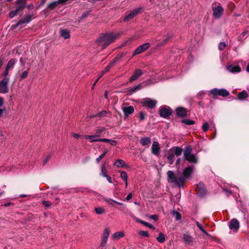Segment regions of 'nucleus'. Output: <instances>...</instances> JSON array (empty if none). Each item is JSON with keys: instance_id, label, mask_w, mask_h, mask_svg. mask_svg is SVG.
<instances>
[{"instance_id": "f257e3e1", "label": "nucleus", "mask_w": 249, "mask_h": 249, "mask_svg": "<svg viewBox=\"0 0 249 249\" xmlns=\"http://www.w3.org/2000/svg\"><path fill=\"white\" fill-rule=\"evenodd\" d=\"M193 169L191 167L185 168L182 173L175 174L172 171H168L167 173L168 180L169 182L174 183L179 187H182L184 181L192 174Z\"/></svg>"}, {"instance_id": "f03ea898", "label": "nucleus", "mask_w": 249, "mask_h": 249, "mask_svg": "<svg viewBox=\"0 0 249 249\" xmlns=\"http://www.w3.org/2000/svg\"><path fill=\"white\" fill-rule=\"evenodd\" d=\"M120 35V34L118 32L107 33L100 36L97 40V42L99 45L102 44V49H105L110 43H112L115 40L118 38Z\"/></svg>"}, {"instance_id": "7ed1b4c3", "label": "nucleus", "mask_w": 249, "mask_h": 249, "mask_svg": "<svg viewBox=\"0 0 249 249\" xmlns=\"http://www.w3.org/2000/svg\"><path fill=\"white\" fill-rule=\"evenodd\" d=\"M183 157L184 159L192 163H196L197 162V158L192 153V149L190 146L185 147Z\"/></svg>"}, {"instance_id": "20e7f679", "label": "nucleus", "mask_w": 249, "mask_h": 249, "mask_svg": "<svg viewBox=\"0 0 249 249\" xmlns=\"http://www.w3.org/2000/svg\"><path fill=\"white\" fill-rule=\"evenodd\" d=\"M142 11V8L137 7L132 10L128 11L126 12L125 17L123 20L124 22H127L133 19L138 14L140 13Z\"/></svg>"}, {"instance_id": "39448f33", "label": "nucleus", "mask_w": 249, "mask_h": 249, "mask_svg": "<svg viewBox=\"0 0 249 249\" xmlns=\"http://www.w3.org/2000/svg\"><path fill=\"white\" fill-rule=\"evenodd\" d=\"M141 104L143 107H145L149 108H154L157 105V101L149 98H143L142 100Z\"/></svg>"}, {"instance_id": "423d86ee", "label": "nucleus", "mask_w": 249, "mask_h": 249, "mask_svg": "<svg viewBox=\"0 0 249 249\" xmlns=\"http://www.w3.org/2000/svg\"><path fill=\"white\" fill-rule=\"evenodd\" d=\"M9 78H3L0 81V93L5 94L8 92V83Z\"/></svg>"}, {"instance_id": "0eeeda50", "label": "nucleus", "mask_w": 249, "mask_h": 249, "mask_svg": "<svg viewBox=\"0 0 249 249\" xmlns=\"http://www.w3.org/2000/svg\"><path fill=\"white\" fill-rule=\"evenodd\" d=\"M229 227L233 232H237L240 227V223L236 218H233L229 222Z\"/></svg>"}, {"instance_id": "6e6552de", "label": "nucleus", "mask_w": 249, "mask_h": 249, "mask_svg": "<svg viewBox=\"0 0 249 249\" xmlns=\"http://www.w3.org/2000/svg\"><path fill=\"white\" fill-rule=\"evenodd\" d=\"M160 115L163 118H167L172 114L170 108L167 106L161 107L159 110Z\"/></svg>"}, {"instance_id": "1a4fd4ad", "label": "nucleus", "mask_w": 249, "mask_h": 249, "mask_svg": "<svg viewBox=\"0 0 249 249\" xmlns=\"http://www.w3.org/2000/svg\"><path fill=\"white\" fill-rule=\"evenodd\" d=\"M213 17L216 19H219L222 16L224 9L220 5L213 8Z\"/></svg>"}, {"instance_id": "9d476101", "label": "nucleus", "mask_w": 249, "mask_h": 249, "mask_svg": "<svg viewBox=\"0 0 249 249\" xmlns=\"http://www.w3.org/2000/svg\"><path fill=\"white\" fill-rule=\"evenodd\" d=\"M121 108L124 112V118L126 119L128 116L134 111V108L133 106H122Z\"/></svg>"}, {"instance_id": "9b49d317", "label": "nucleus", "mask_w": 249, "mask_h": 249, "mask_svg": "<svg viewBox=\"0 0 249 249\" xmlns=\"http://www.w3.org/2000/svg\"><path fill=\"white\" fill-rule=\"evenodd\" d=\"M31 18L32 16L26 15L23 18L21 19L15 25L13 26V28L15 29L20 25H25L29 23L31 21ZM24 26H21V27Z\"/></svg>"}, {"instance_id": "f8f14e48", "label": "nucleus", "mask_w": 249, "mask_h": 249, "mask_svg": "<svg viewBox=\"0 0 249 249\" xmlns=\"http://www.w3.org/2000/svg\"><path fill=\"white\" fill-rule=\"evenodd\" d=\"M150 47V44L149 43H145L139 46L133 52V55H136L140 54L147 50Z\"/></svg>"}, {"instance_id": "ddd939ff", "label": "nucleus", "mask_w": 249, "mask_h": 249, "mask_svg": "<svg viewBox=\"0 0 249 249\" xmlns=\"http://www.w3.org/2000/svg\"><path fill=\"white\" fill-rule=\"evenodd\" d=\"M151 153L152 154L158 156L160 153V147L159 143L157 141H154L153 142L151 146Z\"/></svg>"}, {"instance_id": "4468645a", "label": "nucleus", "mask_w": 249, "mask_h": 249, "mask_svg": "<svg viewBox=\"0 0 249 249\" xmlns=\"http://www.w3.org/2000/svg\"><path fill=\"white\" fill-rule=\"evenodd\" d=\"M143 73V71L142 70L139 69H136L133 73L132 76L130 78L129 82H132L136 80L140 76L142 75Z\"/></svg>"}, {"instance_id": "2eb2a0df", "label": "nucleus", "mask_w": 249, "mask_h": 249, "mask_svg": "<svg viewBox=\"0 0 249 249\" xmlns=\"http://www.w3.org/2000/svg\"><path fill=\"white\" fill-rule=\"evenodd\" d=\"M197 194L200 197H203L206 195L207 191L206 189L204 187L202 183H199L197 185Z\"/></svg>"}, {"instance_id": "dca6fc26", "label": "nucleus", "mask_w": 249, "mask_h": 249, "mask_svg": "<svg viewBox=\"0 0 249 249\" xmlns=\"http://www.w3.org/2000/svg\"><path fill=\"white\" fill-rule=\"evenodd\" d=\"M183 149L178 146H174L169 149V151L172 152L174 155L179 156L182 154Z\"/></svg>"}, {"instance_id": "f3484780", "label": "nucleus", "mask_w": 249, "mask_h": 249, "mask_svg": "<svg viewBox=\"0 0 249 249\" xmlns=\"http://www.w3.org/2000/svg\"><path fill=\"white\" fill-rule=\"evenodd\" d=\"M107 142L112 145H115L117 144V142L116 141L106 138L92 140L91 141V142Z\"/></svg>"}, {"instance_id": "a211bd4d", "label": "nucleus", "mask_w": 249, "mask_h": 249, "mask_svg": "<svg viewBox=\"0 0 249 249\" xmlns=\"http://www.w3.org/2000/svg\"><path fill=\"white\" fill-rule=\"evenodd\" d=\"M227 70L230 72L234 73L239 72L241 71V68L238 65H231L227 67Z\"/></svg>"}, {"instance_id": "6ab92c4d", "label": "nucleus", "mask_w": 249, "mask_h": 249, "mask_svg": "<svg viewBox=\"0 0 249 249\" xmlns=\"http://www.w3.org/2000/svg\"><path fill=\"white\" fill-rule=\"evenodd\" d=\"M182 240L186 244L188 245L193 242L192 237L187 233H185L183 235Z\"/></svg>"}, {"instance_id": "aec40b11", "label": "nucleus", "mask_w": 249, "mask_h": 249, "mask_svg": "<svg viewBox=\"0 0 249 249\" xmlns=\"http://www.w3.org/2000/svg\"><path fill=\"white\" fill-rule=\"evenodd\" d=\"M176 111L178 116L183 117L186 115V110L182 107L177 108Z\"/></svg>"}, {"instance_id": "412c9836", "label": "nucleus", "mask_w": 249, "mask_h": 249, "mask_svg": "<svg viewBox=\"0 0 249 249\" xmlns=\"http://www.w3.org/2000/svg\"><path fill=\"white\" fill-rule=\"evenodd\" d=\"M125 234L124 231H120L115 232L112 235V238L113 239L119 240V239L123 238Z\"/></svg>"}, {"instance_id": "4be33fe9", "label": "nucleus", "mask_w": 249, "mask_h": 249, "mask_svg": "<svg viewBox=\"0 0 249 249\" xmlns=\"http://www.w3.org/2000/svg\"><path fill=\"white\" fill-rule=\"evenodd\" d=\"M26 2V0H17V8L20 11L22 10L25 6Z\"/></svg>"}, {"instance_id": "5701e85b", "label": "nucleus", "mask_w": 249, "mask_h": 249, "mask_svg": "<svg viewBox=\"0 0 249 249\" xmlns=\"http://www.w3.org/2000/svg\"><path fill=\"white\" fill-rule=\"evenodd\" d=\"M60 35L64 39H68L70 37V31L67 29H61L60 32Z\"/></svg>"}, {"instance_id": "b1692460", "label": "nucleus", "mask_w": 249, "mask_h": 249, "mask_svg": "<svg viewBox=\"0 0 249 249\" xmlns=\"http://www.w3.org/2000/svg\"><path fill=\"white\" fill-rule=\"evenodd\" d=\"M248 97V94L247 92L244 90L242 92L239 93L237 94V98L238 99L241 101L245 100Z\"/></svg>"}, {"instance_id": "393cba45", "label": "nucleus", "mask_w": 249, "mask_h": 249, "mask_svg": "<svg viewBox=\"0 0 249 249\" xmlns=\"http://www.w3.org/2000/svg\"><path fill=\"white\" fill-rule=\"evenodd\" d=\"M151 139L150 137H142L140 140V143L142 146L148 145L151 142Z\"/></svg>"}, {"instance_id": "a878e982", "label": "nucleus", "mask_w": 249, "mask_h": 249, "mask_svg": "<svg viewBox=\"0 0 249 249\" xmlns=\"http://www.w3.org/2000/svg\"><path fill=\"white\" fill-rule=\"evenodd\" d=\"M167 159L169 164L172 165L173 163L175 160V155L172 152L169 151V150L167 155Z\"/></svg>"}, {"instance_id": "bb28decb", "label": "nucleus", "mask_w": 249, "mask_h": 249, "mask_svg": "<svg viewBox=\"0 0 249 249\" xmlns=\"http://www.w3.org/2000/svg\"><path fill=\"white\" fill-rule=\"evenodd\" d=\"M113 165L117 167H124L126 165L125 162L123 160H117L114 163Z\"/></svg>"}, {"instance_id": "cd10ccee", "label": "nucleus", "mask_w": 249, "mask_h": 249, "mask_svg": "<svg viewBox=\"0 0 249 249\" xmlns=\"http://www.w3.org/2000/svg\"><path fill=\"white\" fill-rule=\"evenodd\" d=\"M230 93L224 89H218V95L222 97H227L229 95Z\"/></svg>"}, {"instance_id": "c85d7f7f", "label": "nucleus", "mask_w": 249, "mask_h": 249, "mask_svg": "<svg viewBox=\"0 0 249 249\" xmlns=\"http://www.w3.org/2000/svg\"><path fill=\"white\" fill-rule=\"evenodd\" d=\"M142 88V84H139V85H136V86L133 87V88H130L129 89V91L131 93H133L135 92L136 90H140Z\"/></svg>"}, {"instance_id": "c756f323", "label": "nucleus", "mask_w": 249, "mask_h": 249, "mask_svg": "<svg viewBox=\"0 0 249 249\" xmlns=\"http://www.w3.org/2000/svg\"><path fill=\"white\" fill-rule=\"evenodd\" d=\"M100 175L103 177H105L107 175V169L106 168V166L105 164L102 165V166L101 167V172L100 173Z\"/></svg>"}, {"instance_id": "7c9ffc66", "label": "nucleus", "mask_w": 249, "mask_h": 249, "mask_svg": "<svg viewBox=\"0 0 249 249\" xmlns=\"http://www.w3.org/2000/svg\"><path fill=\"white\" fill-rule=\"evenodd\" d=\"M16 62V60L15 59H14V58L11 59L8 62V63L7 64L6 68H7L8 69L12 68L14 67V65L15 64Z\"/></svg>"}, {"instance_id": "2f4dec72", "label": "nucleus", "mask_w": 249, "mask_h": 249, "mask_svg": "<svg viewBox=\"0 0 249 249\" xmlns=\"http://www.w3.org/2000/svg\"><path fill=\"white\" fill-rule=\"evenodd\" d=\"M138 222H139L140 223L143 225L145 226H146L150 229H154V226L150 223H149L146 221L140 220V219H137V220Z\"/></svg>"}, {"instance_id": "473e14b6", "label": "nucleus", "mask_w": 249, "mask_h": 249, "mask_svg": "<svg viewBox=\"0 0 249 249\" xmlns=\"http://www.w3.org/2000/svg\"><path fill=\"white\" fill-rule=\"evenodd\" d=\"M157 241L160 243H162L165 241V237L163 233L160 232L159 236L157 238Z\"/></svg>"}, {"instance_id": "72a5a7b5", "label": "nucleus", "mask_w": 249, "mask_h": 249, "mask_svg": "<svg viewBox=\"0 0 249 249\" xmlns=\"http://www.w3.org/2000/svg\"><path fill=\"white\" fill-rule=\"evenodd\" d=\"M57 5L58 4L56 1H55L48 4L47 5V8L50 10H53L54 9Z\"/></svg>"}, {"instance_id": "f704fd0d", "label": "nucleus", "mask_w": 249, "mask_h": 249, "mask_svg": "<svg viewBox=\"0 0 249 249\" xmlns=\"http://www.w3.org/2000/svg\"><path fill=\"white\" fill-rule=\"evenodd\" d=\"M95 211L97 214H102L106 212L105 210L102 207L95 208Z\"/></svg>"}, {"instance_id": "c9c22d12", "label": "nucleus", "mask_w": 249, "mask_h": 249, "mask_svg": "<svg viewBox=\"0 0 249 249\" xmlns=\"http://www.w3.org/2000/svg\"><path fill=\"white\" fill-rule=\"evenodd\" d=\"M172 214L177 220H180L181 219V214L177 211H174L172 212Z\"/></svg>"}, {"instance_id": "e433bc0d", "label": "nucleus", "mask_w": 249, "mask_h": 249, "mask_svg": "<svg viewBox=\"0 0 249 249\" xmlns=\"http://www.w3.org/2000/svg\"><path fill=\"white\" fill-rule=\"evenodd\" d=\"M115 64V62L113 61V62H110L105 69V70L104 71H103V73H105L106 72H107V71H109V70L110 69V68L114 65Z\"/></svg>"}, {"instance_id": "4c0bfd02", "label": "nucleus", "mask_w": 249, "mask_h": 249, "mask_svg": "<svg viewBox=\"0 0 249 249\" xmlns=\"http://www.w3.org/2000/svg\"><path fill=\"white\" fill-rule=\"evenodd\" d=\"M19 11L20 10L19 9H18L17 8H16L15 10L11 11L9 13V16H10V17L11 18H14V17H15L17 15L18 12V11Z\"/></svg>"}, {"instance_id": "58836bf2", "label": "nucleus", "mask_w": 249, "mask_h": 249, "mask_svg": "<svg viewBox=\"0 0 249 249\" xmlns=\"http://www.w3.org/2000/svg\"><path fill=\"white\" fill-rule=\"evenodd\" d=\"M98 137H99L98 135H86L85 136V139H90V141L92 140H98V139H97Z\"/></svg>"}, {"instance_id": "ea45409f", "label": "nucleus", "mask_w": 249, "mask_h": 249, "mask_svg": "<svg viewBox=\"0 0 249 249\" xmlns=\"http://www.w3.org/2000/svg\"><path fill=\"white\" fill-rule=\"evenodd\" d=\"M181 122L187 125H192L194 124V122L190 119H183L181 121Z\"/></svg>"}, {"instance_id": "a19ab883", "label": "nucleus", "mask_w": 249, "mask_h": 249, "mask_svg": "<svg viewBox=\"0 0 249 249\" xmlns=\"http://www.w3.org/2000/svg\"><path fill=\"white\" fill-rule=\"evenodd\" d=\"M121 178L124 181H126L127 180V174L125 171H122L121 172Z\"/></svg>"}, {"instance_id": "79ce46f5", "label": "nucleus", "mask_w": 249, "mask_h": 249, "mask_svg": "<svg viewBox=\"0 0 249 249\" xmlns=\"http://www.w3.org/2000/svg\"><path fill=\"white\" fill-rule=\"evenodd\" d=\"M171 36L167 34L165 38H164L162 42L160 43V45H164L169 40V39L171 38Z\"/></svg>"}, {"instance_id": "37998d69", "label": "nucleus", "mask_w": 249, "mask_h": 249, "mask_svg": "<svg viewBox=\"0 0 249 249\" xmlns=\"http://www.w3.org/2000/svg\"><path fill=\"white\" fill-rule=\"evenodd\" d=\"M105 129L103 127H99L95 130V135H98L99 136L100 134L103 133L105 131Z\"/></svg>"}, {"instance_id": "c03bdc74", "label": "nucleus", "mask_w": 249, "mask_h": 249, "mask_svg": "<svg viewBox=\"0 0 249 249\" xmlns=\"http://www.w3.org/2000/svg\"><path fill=\"white\" fill-rule=\"evenodd\" d=\"M109 234H110V229L109 228H106L103 233V236L104 237H108L109 235Z\"/></svg>"}, {"instance_id": "a18cd8bd", "label": "nucleus", "mask_w": 249, "mask_h": 249, "mask_svg": "<svg viewBox=\"0 0 249 249\" xmlns=\"http://www.w3.org/2000/svg\"><path fill=\"white\" fill-rule=\"evenodd\" d=\"M138 234L140 236H142L143 237H149V234L147 231H141L138 232Z\"/></svg>"}, {"instance_id": "49530a36", "label": "nucleus", "mask_w": 249, "mask_h": 249, "mask_svg": "<svg viewBox=\"0 0 249 249\" xmlns=\"http://www.w3.org/2000/svg\"><path fill=\"white\" fill-rule=\"evenodd\" d=\"M196 225L197 227L198 228V229H199V230H200L202 232H203V233H204L205 234H206V235H208V233L206 231H205V230L203 229V227H202V225H201V224H200L199 223V222H197H197H196Z\"/></svg>"}, {"instance_id": "de8ad7c7", "label": "nucleus", "mask_w": 249, "mask_h": 249, "mask_svg": "<svg viewBox=\"0 0 249 249\" xmlns=\"http://www.w3.org/2000/svg\"><path fill=\"white\" fill-rule=\"evenodd\" d=\"M210 93L213 96L218 95V89L214 88L210 91Z\"/></svg>"}, {"instance_id": "09e8293b", "label": "nucleus", "mask_w": 249, "mask_h": 249, "mask_svg": "<svg viewBox=\"0 0 249 249\" xmlns=\"http://www.w3.org/2000/svg\"><path fill=\"white\" fill-rule=\"evenodd\" d=\"M107 151H105L102 154H101L99 157L96 158V161L97 163H99L100 160L104 157V156L106 155L107 153Z\"/></svg>"}, {"instance_id": "8fccbe9b", "label": "nucleus", "mask_w": 249, "mask_h": 249, "mask_svg": "<svg viewBox=\"0 0 249 249\" xmlns=\"http://www.w3.org/2000/svg\"><path fill=\"white\" fill-rule=\"evenodd\" d=\"M107 239H108L107 237H104V236H102L101 246L102 247H104L106 245V244H107Z\"/></svg>"}, {"instance_id": "3c124183", "label": "nucleus", "mask_w": 249, "mask_h": 249, "mask_svg": "<svg viewBox=\"0 0 249 249\" xmlns=\"http://www.w3.org/2000/svg\"><path fill=\"white\" fill-rule=\"evenodd\" d=\"M226 46L227 44L225 42H221L219 44L218 48L220 51H221L223 50Z\"/></svg>"}, {"instance_id": "603ef678", "label": "nucleus", "mask_w": 249, "mask_h": 249, "mask_svg": "<svg viewBox=\"0 0 249 249\" xmlns=\"http://www.w3.org/2000/svg\"><path fill=\"white\" fill-rule=\"evenodd\" d=\"M209 124L207 122L205 123L202 126V129L204 132H206L208 131L209 128Z\"/></svg>"}, {"instance_id": "864d4df0", "label": "nucleus", "mask_w": 249, "mask_h": 249, "mask_svg": "<svg viewBox=\"0 0 249 249\" xmlns=\"http://www.w3.org/2000/svg\"><path fill=\"white\" fill-rule=\"evenodd\" d=\"M28 74V71H25L20 75V78L21 79H24L27 76Z\"/></svg>"}, {"instance_id": "5fc2aeb1", "label": "nucleus", "mask_w": 249, "mask_h": 249, "mask_svg": "<svg viewBox=\"0 0 249 249\" xmlns=\"http://www.w3.org/2000/svg\"><path fill=\"white\" fill-rule=\"evenodd\" d=\"M9 74V69H7V68H5V70H4V71L3 72V76H4V78H9L7 76Z\"/></svg>"}, {"instance_id": "6e6d98bb", "label": "nucleus", "mask_w": 249, "mask_h": 249, "mask_svg": "<svg viewBox=\"0 0 249 249\" xmlns=\"http://www.w3.org/2000/svg\"><path fill=\"white\" fill-rule=\"evenodd\" d=\"M43 205L47 207H50L51 205V203L49 201L44 200L42 202Z\"/></svg>"}, {"instance_id": "4d7b16f0", "label": "nucleus", "mask_w": 249, "mask_h": 249, "mask_svg": "<svg viewBox=\"0 0 249 249\" xmlns=\"http://www.w3.org/2000/svg\"><path fill=\"white\" fill-rule=\"evenodd\" d=\"M107 112L105 110H103L98 114V117H104L106 115Z\"/></svg>"}, {"instance_id": "13d9d810", "label": "nucleus", "mask_w": 249, "mask_h": 249, "mask_svg": "<svg viewBox=\"0 0 249 249\" xmlns=\"http://www.w3.org/2000/svg\"><path fill=\"white\" fill-rule=\"evenodd\" d=\"M145 118V114L142 112H140L139 119L140 121H143Z\"/></svg>"}, {"instance_id": "bf43d9fd", "label": "nucleus", "mask_w": 249, "mask_h": 249, "mask_svg": "<svg viewBox=\"0 0 249 249\" xmlns=\"http://www.w3.org/2000/svg\"><path fill=\"white\" fill-rule=\"evenodd\" d=\"M89 13H90L89 11L83 13L81 16V18H86L89 14Z\"/></svg>"}, {"instance_id": "052dcab7", "label": "nucleus", "mask_w": 249, "mask_h": 249, "mask_svg": "<svg viewBox=\"0 0 249 249\" xmlns=\"http://www.w3.org/2000/svg\"><path fill=\"white\" fill-rule=\"evenodd\" d=\"M150 218L154 220V221H157L158 219V215L156 214H153L150 216Z\"/></svg>"}, {"instance_id": "680f3d73", "label": "nucleus", "mask_w": 249, "mask_h": 249, "mask_svg": "<svg viewBox=\"0 0 249 249\" xmlns=\"http://www.w3.org/2000/svg\"><path fill=\"white\" fill-rule=\"evenodd\" d=\"M69 0H56V2L58 4H64L67 1H68Z\"/></svg>"}, {"instance_id": "e2e57ef3", "label": "nucleus", "mask_w": 249, "mask_h": 249, "mask_svg": "<svg viewBox=\"0 0 249 249\" xmlns=\"http://www.w3.org/2000/svg\"><path fill=\"white\" fill-rule=\"evenodd\" d=\"M51 158V156L50 155H48L47 158L44 160H43V165H44L45 164H46L47 162L49 161V160H50V159Z\"/></svg>"}, {"instance_id": "0e129e2a", "label": "nucleus", "mask_w": 249, "mask_h": 249, "mask_svg": "<svg viewBox=\"0 0 249 249\" xmlns=\"http://www.w3.org/2000/svg\"><path fill=\"white\" fill-rule=\"evenodd\" d=\"M72 136L73 137H74L75 138H76L77 139H78L81 137V135H80L79 134H77V133H73Z\"/></svg>"}, {"instance_id": "69168bd1", "label": "nucleus", "mask_w": 249, "mask_h": 249, "mask_svg": "<svg viewBox=\"0 0 249 249\" xmlns=\"http://www.w3.org/2000/svg\"><path fill=\"white\" fill-rule=\"evenodd\" d=\"M224 190L227 193V196H229L231 194V191L229 189H224Z\"/></svg>"}, {"instance_id": "338daca9", "label": "nucleus", "mask_w": 249, "mask_h": 249, "mask_svg": "<svg viewBox=\"0 0 249 249\" xmlns=\"http://www.w3.org/2000/svg\"><path fill=\"white\" fill-rule=\"evenodd\" d=\"M132 197V194L129 193L126 197V200L127 201L129 200Z\"/></svg>"}, {"instance_id": "774afa93", "label": "nucleus", "mask_w": 249, "mask_h": 249, "mask_svg": "<svg viewBox=\"0 0 249 249\" xmlns=\"http://www.w3.org/2000/svg\"><path fill=\"white\" fill-rule=\"evenodd\" d=\"M4 104V99L2 97H0V107H2Z\"/></svg>"}]
</instances>
